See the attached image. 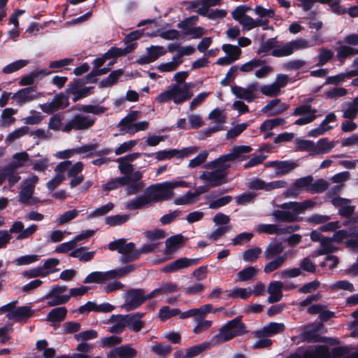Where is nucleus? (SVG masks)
<instances>
[{"mask_svg":"<svg viewBox=\"0 0 358 358\" xmlns=\"http://www.w3.org/2000/svg\"><path fill=\"white\" fill-rule=\"evenodd\" d=\"M145 303V290L143 289H129L124 296L122 308L126 311H131L139 308Z\"/></svg>","mask_w":358,"mask_h":358,"instance_id":"nucleus-10","label":"nucleus"},{"mask_svg":"<svg viewBox=\"0 0 358 358\" xmlns=\"http://www.w3.org/2000/svg\"><path fill=\"white\" fill-rule=\"evenodd\" d=\"M98 337V333L94 329L86 330L74 335V338L78 342H85Z\"/></svg>","mask_w":358,"mask_h":358,"instance_id":"nucleus-55","label":"nucleus"},{"mask_svg":"<svg viewBox=\"0 0 358 358\" xmlns=\"http://www.w3.org/2000/svg\"><path fill=\"white\" fill-rule=\"evenodd\" d=\"M150 203L148 201L147 196L144 194L142 196H140L134 199L131 200L127 203V208L130 210H134L136 209H140L143 207L148 206Z\"/></svg>","mask_w":358,"mask_h":358,"instance_id":"nucleus-39","label":"nucleus"},{"mask_svg":"<svg viewBox=\"0 0 358 358\" xmlns=\"http://www.w3.org/2000/svg\"><path fill=\"white\" fill-rule=\"evenodd\" d=\"M24 224L22 222L16 221L10 227L9 232L12 234H17L16 239L22 240L31 236L38 229V226L36 224H32L27 229H24Z\"/></svg>","mask_w":358,"mask_h":358,"instance_id":"nucleus-19","label":"nucleus"},{"mask_svg":"<svg viewBox=\"0 0 358 358\" xmlns=\"http://www.w3.org/2000/svg\"><path fill=\"white\" fill-rule=\"evenodd\" d=\"M262 252V249L259 247L246 250L243 253V259L247 262H253L259 258Z\"/></svg>","mask_w":358,"mask_h":358,"instance_id":"nucleus-51","label":"nucleus"},{"mask_svg":"<svg viewBox=\"0 0 358 358\" xmlns=\"http://www.w3.org/2000/svg\"><path fill=\"white\" fill-rule=\"evenodd\" d=\"M257 231L259 234H279V227L273 224H261L257 226Z\"/></svg>","mask_w":358,"mask_h":358,"instance_id":"nucleus-62","label":"nucleus"},{"mask_svg":"<svg viewBox=\"0 0 358 358\" xmlns=\"http://www.w3.org/2000/svg\"><path fill=\"white\" fill-rule=\"evenodd\" d=\"M92 87H85L80 90H77L76 88H68L67 92L69 94H73V101L76 102L79 99L87 96L89 94H90Z\"/></svg>","mask_w":358,"mask_h":358,"instance_id":"nucleus-56","label":"nucleus"},{"mask_svg":"<svg viewBox=\"0 0 358 358\" xmlns=\"http://www.w3.org/2000/svg\"><path fill=\"white\" fill-rule=\"evenodd\" d=\"M79 211L78 210L73 209L71 210H68L65 212L64 214L61 215L57 219V223L58 225H62L65 223L69 222L73 219L76 218L78 215Z\"/></svg>","mask_w":358,"mask_h":358,"instance_id":"nucleus-63","label":"nucleus"},{"mask_svg":"<svg viewBox=\"0 0 358 358\" xmlns=\"http://www.w3.org/2000/svg\"><path fill=\"white\" fill-rule=\"evenodd\" d=\"M140 113L137 110H131L126 117H124L119 123L118 127H121V131L127 133V129H130L134 125L135 120L138 119Z\"/></svg>","mask_w":358,"mask_h":358,"instance_id":"nucleus-36","label":"nucleus"},{"mask_svg":"<svg viewBox=\"0 0 358 358\" xmlns=\"http://www.w3.org/2000/svg\"><path fill=\"white\" fill-rule=\"evenodd\" d=\"M108 322L113 324L108 328L110 333L119 334L126 328L122 315H113L110 317Z\"/></svg>","mask_w":358,"mask_h":358,"instance_id":"nucleus-33","label":"nucleus"},{"mask_svg":"<svg viewBox=\"0 0 358 358\" xmlns=\"http://www.w3.org/2000/svg\"><path fill=\"white\" fill-rule=\"evenodd\" d=\"M148 55L142 56L138 60V63L140 64H147L157 60L159 57L164 55L166 50L163 46H151L147 48Z\"/></svg>","mask_w":358,"mask_h":358,"instance_id":"nucleus-22","label":"nucleus"},{"mask_svg":"<svg viewBox=\"0 0 358 358\" xmlns=\"http://www.w3.org/2000/svg\"><path fill=\"white\" fill-rule=\"evenodd\" d=\"M29 63L27 59H20L6 66L2 71L6 74L12 73L26 66Z\"/></svg>","mask_w":358,"mask_h":358,"instance_id":"nucleus-47","label":"nucleus"},{"mask_svg":"<svg viewBox=\"0 0 358 358\" xmlns=\"http://www.w3.org/2000/svg\"><path fill=\"white\" fill-rule=\"evenodd\" d=\"M71 110H76L75 114L61 129L63 132L69 133L72 130L85 131L92 128L96 118L87 115L91 113L94 115H100L106 111V108L99 105H76L71 107Z\"/></svg>","mask_w":358,"mask_h":358,"instance_id":"nucleus-1","label":"nucleus"},{"mask_svg":"<svg viewBox=\"0 0 358 358\" xmlns=\"http://www.w3.org/2000/svg\"><path fill=\"white\" fill-rule=\"evenodd\" d=\"M184 242V237L181 234H177L166 240V248L164 253L166 255H171L180 248Z\"/></svg>","mask_w":358,"mask_h":358,"instance_id":"nucleus-28","label":"nucleus"},{"mask_svg":"<svg viewBox=\"0 0 358 358\" xmlns=\"http://www.w3.org/2000/svg\"><path fill=\"white\" fill-rule=\"evenodd\" d=\"M285 247L281 242L271 243L264 252V257L266 260L272 259L280 255L284 251Z\"/></svg>","mask_w":358,"mask_h":358,"instance_id":"nucleus-29","label":"nucleus"},{"mask_svg":"<svg viewBox=\"0 0 358 358\" xmlns=\"http://www.w3.org/2000/svg\"><path fill=\"white\" fill-rule=\"evenodd\" d=\"M67 312L68 310L64 306L55 308L47 315V320L55 327L59 326L60 322L66 318Z\"/></svg>","mask_w":358,"mask_h":358,"instance_id":"nucleus-25","label":"nucleus"},{"mask_svg":"<svg viewBox=\"0 0 358 358\" xmlns=\"http://www.w3.org/2000/svg\"><path fill=\"white\" fill-rule=\"evenodd\" d=\"M190 185L185 181H171L152 185L145 189V194L150 204L167 201L174 196L173 189L178 187H189Z\"/></svg>","mask_w":358,"mask_h":358,"instance_id":"nucleus-3","label":"nucleus"},{"mask_svg":"<svg viewBox=\"0 0 358 358\" xmlns=\"http://www.w3.org/2000/svg\"><path fill=\"white\" fill-rule=\"evenodd\" d=\"M329 187V182L324 179H318L311 182L309 192L311 194H321Z\"/></svg>","mask_w":358,"mask_h":358,"instance_id":"nucleus-45","label":"nucleus"},{"mask_svg":"<svg viewBox=\"0 0 358 358\" xmlns=\"http://www.w3.org/2000/svg\"><path fill=\"white\" fill-rule=\"evenodd\" d=\"M310 47L308 40L303 38H298L286 43L278 49H273L271 55L276 57L289 56L295 51L308 48Z\"/></svg>","mask_w":358,"mask_h":358,"instance_id":"nucleus-8","label":"nucleus"},{"mask_svg":"<svg viewBox=\"0 0 358 358\" xmlns=\"http://www.w3.org/2000/svg\"><path fill=\"white\" fill-rule=\"evenodd\" d=\"M258 273V269L254 266H248L240 271L237 273L238 280L240 282H245L252 280L256 276Z\"/></svg>","mask_w":358,"mask_h":358,"instance_id":"nucleus-42","label":"nucleus"},{"mask_svg":"<svg viewBox=\"0 0 358 358\" xmlns=\"http://www.w3.org/2000/svg\"><path fill=\"white\" fill-rule=\"evenodd\" d=\"M180 313V310L178 308L171 309L169 306H163L159 311V317L164 321Z\"/></svg>","mask_w":358,"mask_h":358,"instance_id":"nucleus-59","label":"nucleus"},{"mask_svg":"<svg viewBox=\"0 0 358 358\" xmlns=\"http://www.w3.org/2000/svg\"><path fill=\"white\" fill-rule=\"evenodd\" d=\"M314 178L312 176H308L306 177L300 178L296 179L294 184L290 186L284 193L283 196L285 198L289 197H296L303 189L309 192L310 188L311 182H313Z\"/></svg>","mask_w":358,"mask_h":358,"instance_id":"nucleus-14","label":"nucleus"},{"mask_svg":"<svg viewBox=\"0 0 358 358\" xmlns=\"http://www.w3.org/2000/svg\"><path fill=\"white\" fill-rule=\"evenodd\" d=\"M122 69L113 71L109 76L99 83L101 87H109L115 85L118 79L123 75Z\"/></svg>","mask_w":358,"mask_h":358,"instance_id":"nucleus-38","label":"nucleus"},{"mask_svg":"<svg viewBox=\"0 0 358 358\" xmlns=\"http://www.w3.org/2000/svg\"><path fill=\"white\" fill-rule=\"evenodd\" d=\"M320 286V282L317 280L309 282L302 285L298 290L299 293L310 294L316 291Z\"/></svg>","mask_w":358,"mask_h":358,"instance_id":"nucleus-64","label":"nucleus"},{"mask_svg":"<svg viewBox=\"0 0 358 358\" xmlns=\"http://www.w3.org/2000/svg\"><path fill=\"white\" fill-rule=\"evenodd\" d=\"M38 181L37 176H32L23 181V187L19 192V201L23 204L31 205L34 203L35 199L32 198L34 192L35 185Z\"/></svg>","mask_w":358,"mask_h":358,"instance_id":"nucleus-12","label":"nucleus"},{"mask_svg":"<svg viewBox=\"0 0 358 358\" xmlns=\"http://www.w3.org/2000/svg\"><path fill=\"white\" fill-rule=\"evenodd\" d=\"M336 53L338 60L343 63L347 57L358 55V49L345 45L338 47Z\"/></svg>","mask_w":358,"mask_h":358,"instance_id":"nucleus-37","label":"nucleus"},{"mask_svg":"<svg viewBox=\"0 0 358 358\" xmlns=\"http://www.w3.org/2000/svg\"><path fill=\"white\" fill-rule=\"evenodd\" d=\"M303 338L308 343L324 342V338L318 334L314 324L309 325L302 334Z\"/></svg>","mask_w":358,"mask_h":358,"instance_id":"nucleus-31","label":"nucleus"},{"mask_svg":"<svg viewBox=\"0 0 358 358\" xmlns=\"http://www.w3.org/2000/svg\"><path fill=\"white\" fill-rule=\"evenodd\" d=\"M128 215H116L106 218V223L110 226H117L125 223L129 220Z\"/></svg>","mask_w":358,"mask_h":358,"instance_id":"nucleus-61","label":"nucleus"},{"mask_svg":"<svg viewBox=\"0 0 358 358\" xmlns=\"http://www.w3.org/2000/svg\"><path fill=\"white\" fill-rule=\"evenodd\" d=\"M36 92L35 87H29L20 90L13 96V99L16 100L20 104L29 102L38 98V96L34 94Z\"/></svg>","mask_w":358,"mask_h":358,"instance_id":"nucleus-24","label":"nucleus"},{"mask_svg":"<svg viewBox=\"0 0 358 358\" xmlns=\"http://www.w3.org/2000/svg\"><path fill=\"white\" fill-rule=\"evenodd\" d=\"M285 329V326L282 323L270 322L261 330L253 332V335L255 338L268 337L281 333Z\"/></svg>","mask_w":358,"mask_h":358,"instance_id":"nucleus-21","label":"nucleus"},{"mask_svg":"<svg viewBox=\"0 0 358 358\" xmlns=\"http://www.w3.org/2000/svg\"><path fill=\"white\" fill-rule=\"evenodd\" d=\"M257 83H255L250 84L246 88H243L240 86H234L231 88V91L236 97L245 99L248 102H251L256 98L254 92L257 91Z\"/></svg>","mask_w":358,"mask_h":358,"instance_id":"nucleus-20","label":"nucleus"},{"mask_svg":"<svg viewBox=\"0 0 358 358\" xmlns=\"http://www.w3.org/2000/svg\"><path fill=\"white\" fill-rule=\"evenodd\" d=\"M143 178V173L136 171L130 176H124L122 177L110 179L107 183L103 185V189L105 191H111L120 187L126 186L131 182H137Z\"/></svg>","mask_w":358,"mask_h":358,"instance_id":"nucleus-11","label":"nucleus"},{"mask_svg":"<svg viewBox=\"0 0 358 358\" xmlns=\"http://www.w3.org/2000/svg\"><path fill=\"white\" fill-rule=\"evenodd\" d=\"M338 143V141H329L328 138L320 139L315 143L314 155H320L329 152Z\"/></svg>","mask_w":358,"mask_h":358,"instance_id":"nucleus-34","label":"nucleus"},{"mask_svg":"<svg viewBox=\"0 0 358 358\" xmlns=\"http://www.w3.org/2000/svg\"><path fill=\"white\" fill-rule=\"evenodd\" d=\"M288 252H285L281 256L270 259V261L264 266V272L265 273H271L274 271L282 266L285 261L288 259Z\"/></svg>","mask_w":358,"mask_h":358,"instance_id":"nucleus-27","label":"nucleus"},{"mask_svg":"<svg viewBox=\"0 0 358 358\" xmlns=\"http://www.w3.org/2000/svg\"><path fill=\"white\" fill-rule=\"evenodd\" d=\"M87 247L83 246L76 248L71 252L70 256L73 258H78L79 261L83 262H90L94 259L96 254L95 251L87 252Z\"/></svg>","mask_w":358,"mask_h":358,"instance_id":"nucleus-32","label":"nucleus"},{"mask_svg":"<svg viewBox=\"0 0 358 358\" xmlns=\"http://www.w3.org/2000/svg\"><path fill=\"white\" fill-rule=\"evenodd\" d=\"M283 283L280 281H273L268 286V292L270 294L268 297V302L273 303L280 301L282 298Z\"/></svg>","mask_w":358,"mask_h":358,"instance_id":"nucleus-23","label":"nucleus"},{"mask_svg":"<svg viewBox=\"0 0 358 358\" xmlns=\"http://www.w3.org/2000/svg\"><path fill=\"white\" fill-rule=\"evenodd\" d=\"M295 143L298 150L310 152V155H314V142L308 140L296 139Z\"/></svg>","mask_w":358,"mask_h":358,"instance_id":"nucleus-53","label":"nucleus"},{"mask_svg":"<svg viewBox=\"0 0 358 358\" xmlns=\"http://www.w3.org/2000/svg\"><path fill=\"white\" fill-rule=\"evenodd\" d=\"M145 313H134L127 315H122L125 327L130 331L138 332L145 327V322L142 320Z\"/></svg>","mask_w":358,"mask_h":358,"instance_id":"nucleus-16","label":"nucleus"},{"mask_svg":"<svg viewBox=\"0 0 358 358\" xmlns=\"http://www.w3.org/2000/svg\"><path fill=\"white\" fill-rule=\"evenodd\" d=\"M317 110L313 108L312 106L309 104H304L296 108L292 113L293 116H302V115H309L310 114H315Z\"/></svg>","mask_w":358,"mask_h":358,"instance_id":"nucleus-60","label":"nucleus"},{"mask_svg":"<svg viewBox=\"0 0 358 358\" xmlns=\"http://www.w3.org/2000/svg\"><path fill=\"white\" fill-rule=\"evenodd\" d=\"M315 204V202L312 200H306L303 202H287L279 205L278 207L281 210H275L271 215L277 222H294L299 220L298 215L313 208Z\"/></svg>","mask_w":358,"mask_h":358,"instance_id":"nucleus-2","label":"nucleus"},{"mask_svg":"<svg viewBox=\"0 0 358 358\" xmlns=\"http://www.w3.org/2000/svg\"><path fill=\"white\" fill-rule=\"evenodd\" d=\"M334 52L331 50L321 48L319 49V54L317 57L318 62L316 66H322L331 61L334 57Z\"/></svg>","mask_w":358,"mask_h":358,"instance_id":"nucleus-41","label":"nucleus"},{"mask_svg":"<svg viewBox=\"0 0 358 358\" xmlns=\"http://www.w3.org/2000/svg\"><path fill=\"white\" fill-rule=\"evenodd\" d=\"M34 315V310L29 306H24L15 308V312L10 314L9 320H14L17 322L27 321Z\"/></svg>","mask_w":358,"mask_h":358,"instance_id":"nucleus-26","label":"nucleus"},{"mask_svg":"<svg viewBox=\"0 0 358 358\" xmlns=\"http://www.w3.org/2000/svg\"><path fill=\"white\" fill-rule=\"evenodd\" d=\"M197 201L193 193L190 191L187 192L183 196H179L174 199V203L178 206L191 205Z\"/></svg>","mask_w":358,"mask_h":358,"instance_id":"nucleus-52","label":"nucleus"},{"mask_svg":"<svg viewBox=\"0 0 358 358\" xmlns=\"http://www.w3.org/2000/svg\"><path fill=\"white\" fill-rule=\"evenodd\" d=\"M241 316L236 317L234 320L226 323L211 340L214 344L224 343L234 338L247 333L245 325L241 321Z\"/></svg>","mask_w":358,"mask_h":358,"instance_id":"nucleus-4","label":"nucleus"},{"mask_svg":"<svg viewBox=\"0 0 358 358\" xmlns=\"http://www.w3.org/2000/svg\"><path fill=\"white\" fill-rule=\"evenodd\" d=\"M193 96L188 83L174 84L169 89L160 93L156 98L158 103H164L172 100L176 104H180L189 100Z\"/></svg>","mask_w":358,"mask_h":358,"instance_id":"nucleus-5","label":"nucleus"},{"mask_svg":"<svg viewBox=\"0 0 358 358\" xmlns=\"http://www.w3.org/2000/svg\"><path fill=\"white\" fill-rule=\"evenodd\" d=\"M317 2L327 3L329 5L331 10L337 15H343L346 12V9L340 6L341 0H316Z\"/></svg>","mask_w":358,"mask_h":358,"instance_id":"nucleus-57","label":"nucleus"},{"mask_svg":"<svg viewBox=\"0 0 358 358\" xmlns=\"http://www.w3.org/2000/svg\"><path fill=\"white\" fill-rule=\"evenodd\" d=\"M222 49L228 57L232 58L234 61L239 59L242 53L241 48L238 45L224 44L222 46Z\"/></svg>","mask_w":358,"mask_h":358,"instance_id":"nucleus-44","label":"nucleus"},{"mask_svg":"<svg viewBox=\"0 0 358 358\" xmlns=\"http://www.w3.org/2000/svg\"><path fill=\"white\" fill-rule=\"evenodd\" d=\"M29 128L27 126L22 127L19 129H15L13 132L10 133L6 138L5 142L6 143H12L17 139L22 136L29 134Z\"/></svg>","mask_w":358,"mask_h":358,"instance_id":"nucleus-46","label":"nucleus"},{"mask_svg":"<svg viewBox=\"0 0 358 358\" xmlns=\"http://www.w3.org/2000/svg\"><path fill=\"white\" fill-rule=\"evenodd\" d=\"M59 264V260L57 258H50L47 259L42 267L43 273H45V276L51 273H54L58 271V269L55 268Z\"/></svg>","mask_w":358,"mask_h":358,"instance_id":"nucleus-58","label":"nucleus"},{"mask_svg":"<svg viewBox=\"0 0 358 358\" xmlns=\"http://www.w3.org/2000/svg\"><path fill=\"white\" fill-rule=\"evenodd\" d=\"M197 322L196 326L193 329V332L196 334H201L207 331L212 325V321L204 320L202 317H195Z\"/></svg>","mask_w":358,"mask_h":358,"instance_id":"nucleus-54","label":"nucleus"},{"mask_svg":"<svg viewBox=\"0 0 358 358\" xmlns=\"http://www.w3.org/2000/svg\"><path fill=\"white\" fill-rule=\"evenodd\" d=\"M66 289L67 287L65 285H56L53 287L45 296V299L48 300V306L52 307L67 303L70 299V296L61 295Z\"/></svg>","mask_w":358,"mask_h":358,"instance_id":"nucleus-15","label":"nucleus"},{"mask_svg":"<svg viewBox=\"0 0 358 358\" xmlns=\"http://www.w3.org/2000/svg\"><path fill=\"white\" fill-rule=\"evenodd\" d=\"M227 173L215 169L213 171H203L199 178L208 182L211 187H217L227 182Z\"/></svg>","mask_w":358,"mask_h":358,"instance_id":"nucleus-18","label":"nucleus"},{"mask_svg":"<svg viewBox=\"0 0 358 358\" xmlns=\"http://www.w3.org/2000/svg\"><path fill=\"white\" fill-rule=\"evenodd\" d=\"M182 62V59H178L175 56L171 62L159 64L157 66V69L162 72L173 71L177 69Z\"/></svg>","mask_w":358,"mask_h":358,"instance_id":"nucleus-49","label":"nucleus"},{"mask_svg":"<svg viewBox=\"0 0 358 358\" xmlns=\"http://www.w3.org/2000/svg\"><path fill=\"white\" fill-rule=\"evenodd\" d=\"M69 106V96L63 92L56 94L50 102L40 105L41 110L47 114H52Z\"/></svg>","mask_w":358,"mask_h":358,"instance_id":"nucleus-13","label":"nucleus"},{"mask_svg":"<svg viewBox=\"0 0 358 358\" xmlns=\"http://www.w3.org/2000/svg\"><path fill=\"white\" fill-rule=\"evenodd\" d=\"M136 355L137 352L135 349L131 348L129 345H122L115 348L114 355H111L110 357L134 358Z\"/></svg>","mask_w":358,"mask_h":358,"instance_id":"nucleus-35","label":"nucleus"},{"mask_svg":"<svg viewBox=\"0 0 358 358\" xmlns=\"http://www.w3.org/2000/svg\"><path fill=\"white\" fill-rule=\"evenodd\" d=\"M278 47H279L278 41L275 38H268L260 44L257 52L259 55L261 53L266 54L272 49H276L275 48Z\"/></svg>","mask_w":358,"mask_h":358,"instance_id":"nucleus-48","label":"nucleus"},{"mask_svg":"<svg viewBox=\"0 0 358 358\" xmlns=\"http://www.w3.org/2000/svg\"><path fill=\"white\" fill-rule=\"evenodd\" d=\"M108 249L112 251L117 250L122 254L120 262L122 264L134 262L138 258V252H137L135 244L127 243L124 238L117 239L110 243Z\"/></svg>","mask_w":358,"mask_h":358,"instance_id":"nucleus-7","label":"nucleus"},{"mask_svg":"<svg viewBox=\"0 0 358 358\" xmlns=\"http://www.w3.org/2000/svg\"><path fill=\"white\" fill-rule=\"evenodd\" d=\"M136 47V43H131L123 49L113 47L103 54V56L106 59H115L131 52Z\"/></svg>","mask_w":358,"mask_h":358,"instance_id":"nucleus-30","label":"nucleus"},{"mask_svg":"<svg viewBox=\"0 0 358 358\" xmlns=\"http://www.w3.org/2000/svg\"><path fill=\"white\" fill-rule=\"evenodd\" d=\"M251 151L252 148L248 145L234 146L230 153L215 159L208 164V167L211 169L217 168L216 170H220L222 173H227L225 171L231 166L228 162L235 160H245L247 156L245 154L249 153Z\"/></svg>","mask_w":358,"mask_h":358,"instance_id":"nucleus-6","label":"nucleus"},{"mask_svg":"<svg viewBox=\"0 0 358 358\" xmlns=\"http://www.w3.org/2000/svg\"><path fill=\"white\" fill-rule=\"evenodd\" d=\"M109 280L106 272L95 271L90 273L83 280L85 284L89 283H103Z\"/></svg>","mask_w":358,"mask_h":358,"instance_id":"nucleus-40","label":"nucleus"},{"mask_svg":"<svg viewBox=\"0 0 358 358\" xmlns=\"http://www.w3.org/2000/svg\"><path fill=\"white\" fill-rule=\"evenodd\" d=\"M264 60L255 58L242 64L240 67H238V69L242 72L248 73L253 71L255 69L262 66L264 64Z\"/></svg>","mask_w":358,"mask_h":358,"instance_id":"nucleus-50","label":"nucleus"},{"mask_svg":"<svg viewBox=\"0 0 358 358\" xmlns=\"http://www.w3.org/2000/svg\"><path fill=\"white\" fill-rule=\"evenodd\" d=\"M310 238L313 241L319 242L320 244V248L316 252L317 255H328L338 250V247L335 245L332 238L323 236L319 231H313L310 233Z\"/></svg>","mask_w":358,"mask_h":358,"instance_id":"nucleus-9","label":"nucleus"},{"mask_svg":"<svg viewBox=\"0 0 358 358\" xmlns=\"http://www.w3.org/2000/svg\"><path fill=\"white\" fill-rule=\"evenodd\" d=\"M29 159V156L27 152H17L13 155V161L10 164L17 170L23 167Z\"/></svg>","mask_w":358,"mask_h":358,"instance_id":"nucleus-43","label":"nucleus"},{"mask_svg":"<svg viewBox=\"0 0 358 358\" xmlns=\"http://www.w3.org/2000/svg\"><path fill=\"white\" fill-rule=\"evenodd\" d=\"M266 167H273L276 169V176H285L299 166L297 161H272L265 164Z\"/></svg>","mask_w":358,"mask_h":358,"instance_id":"nucleus-17","label":"nucleus"}]
</instances>
